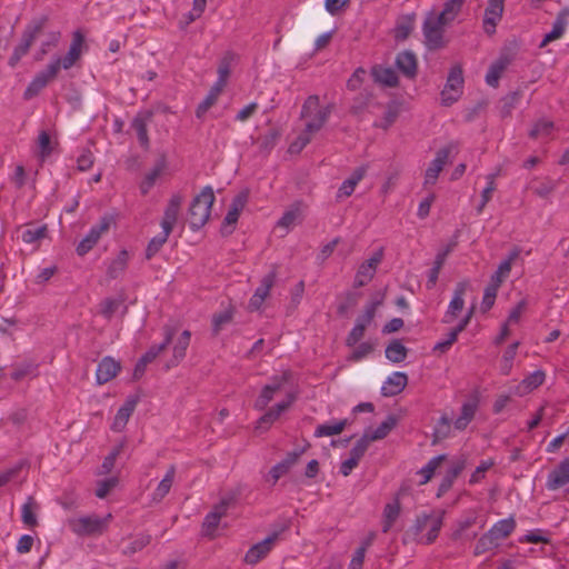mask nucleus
I'll use <instances>...</instances> for the list:
<instances>
[{
    "instance_id": "20e7f679",
    "label": "nucleus",
    "mask_w": 569,
    "mask_h": 569,
    "mask_svg": "<svg viewBox=\"0 0 569 569\" xmlns=\"http://www.w3.org/2000/svg\"><path fill=\"white\" fill-rule=\"evenodd\" d=\"M48 22L47 16H41L39 18L33 19L28 26L26 27L20 43L14 48L11 57L9 58V66L11 68H14L21 58L26 56L37 39V37L40 34V32L43 30Z\"/></svg>"
},
{
    "instance_id": "49530a36",
    "label": "nucleus",
    "mask_w": 569,
    "mask_h": 569,
    "mask_svg": "<svg viewBox=\"0 0 569 569\" xmlns=\"http://www.w3.org/2000/svg\"><path fill=\"white\" fill-rule=\"evenodd\" d=\"M408 349L400 340H393L386 348V357L395 363L402 362L407 358Z\"/></svg>"
},
{
    "instance_id": "a19ab883",
    "label": "nucleus",
    "mask_w": 569,
    "mask_h": 569,
    "mask_svg": "<svg viewBox=\"0 0 569 569\" xmlns=\"http://www.w3.org/2000/svg\"><path fill=\"white\" fill-rule=\"evenodd\" d=\"M400 502L399 499L396 498L392 502L387 503L383 509V522H382V531L388 532L393 526L395 521L398 519L400 515Z\"/></svg>"
},
{
    "instance_id": "c756f323",
    "label": "nucleus",
    "mask_w": 569,
    "mask_h": 569,
    "mask_svg": "<svg viewBox=\"0 0 569 569\" xmlns=\"http://www.w3.org/2000/svg\"><path fill=\"white\" fill-rule=\"evenodd\" d=\"M151 117V112L138 113L131 123V127L136 131L138 140L143 148L149 147L148 123L150 122Z\"/></svg>"
},
{
    "instance_id": "0e129e2a",
    "label": "nucleus",
    "mask_w": 569,
    "mask_h": 569,
    "mask_svg": "<svg viewBox=\"0 0 569 569\" xmlns=\"http://www.w3.org/2000/svg\"><path fill=\"white\" fill-rule=\"evenodd\" d=\"M370 442L371 440L369 438V431H366L363 436L356 442L353 448L350 450V457L360 461L361 458L365 456Z\"/></svg>"
},
{
    "instance_id": "a18cd8bd",
    "label": "nucleus",
    "mask_w": 569,
    "mask_h": 569,
    "mask_svg": "<svg viewBox=\"0 0 569 569\" xmlns=\"http://www.w3.org/2000/svg\"><path fill=\"white\" fill-rule=\"evenodd\" d=\"M224 86H219L217 82L212 86L204 100L198 106L196 114L200 118L218 100V97L222 92Z\"/></svg>"
},
{
    "instance_id": "5fc2aeb1",
    "label": "nucleus",
    "mask_w": 569,
    "mask_h": 569,
    "mask_svg": "<svg viewBox=\"0 0 569 569\" xmlns=\"http://www.w3.org/2000/svg\"><path fill=\"white\" fill-rule=\"evenodd\" d=\"M61 33L59 31H51L47 34L44 41H42L39 52L36 56L37 60H42L43 57L52 49L56 48L60 41Z\"/></svg>"
},
{
    "instance_id": "c9c22d12",
    "label": "nucleus",
    "mask_w": 569,
    "mask_h": 569,
    "mask_svg": "<svg viewBox=\"0 0 569 569\" xmlns=\"http://www.w3.org/2000/svg\"><path fill=\"white\" fill-rule=\"evenodd\" d=\"M478 405L477 401L465 402L461 407L460 416L453 421V426L457 430H465L468 425L472 421Z\"/></svg>"
},
{
    "instance_id": "09e8293b",
    "label": "nucleus",
    "mask_w": 569,
    "mask_h": 569,
    "mask_svg": "<svg viewBox=\"0 0 569 569\" xmlns=\"http://www.w3.org/2000/svg\"><path fill=\"white\" fill-rule=\"evenodd\" d=\"M521 96V91H512L501 99L500 114L502 118L511 116L512 110L519 104Z\"/></svg>"
},
{
    "instance_id": "338daca9",
    "label": "nucleus",
    "mask_w": 569,
    "mask_h": 569,
    "mask_svg": "<svg viewBox=\"0 0 569 569\" xmlns=\"http://www.w3.org/2000/svg\"><path fill=\"white\" fill-rule=\"evenodd\" d=\"M233 317V312L231 309H227L222 312H219L212 318V330L214 335H218L222 327L229 322H231Z\"/></svg>"
},
{
    "instance_id": "37998d69",
    "label": "nucleus",
    "mask_w": 569,
    "mask_h": 569,
    "mask_svg": "<svg viewBox=\"0 0 569 569\" xmlns=\"http://www.w3.org/2000/svg\"><path fill=\"white\" fill-rule=\"evenodd\" d=\"M508 61L506 59H499L495 61L488 69L486 74V82L488 86L492 88H497L499 84V80L501 74L506 70Z\"/></svg>"
},
{
    "instance_id": "864d4df0",
    "label": "nucleus",
    "mask_w": 569,
    "mask_h": 569,
    "mask_svg": "<svg viewBox=\"0 0 569 569\" xmlns=\"http://www.w3.org/2000/svg\"><path fill=\"white\" fill-rule=\"evenodd\" d=\"M499 546V541L488 531L476 543L475 555L479 556Z\"/></svg>"
},
{
    "instance_id": "6e6d98bb",
    "label": "nucleus",
    "mask_w": 569,
    "mask_h": 569,
    "mask_svg": "<svg viewBox=\"0 0 569 569\" xmlns=\"http://www.w3.org/2000/svg\"><path fill=\"white\" fill-rule=\"evenodd\" d=\"M553 130V122L548 119L538 120L529 132V136L533 139L543 138L551 134Z\"/></svg>"
},
{
    "instance_id": "c85d7f7f",
    "label": "nucleus",
    "mask_w": 569,
    "mask_h": 569,
    "mask_svg": "<svg viewBox=\"0 0 569 569\" xmlns=\"http://www.w3.org/2000/svg\"><path fill=\"white\" fill-rule=\"evenodd\" d=\"M302 452L303 450H296L289 452L282 461L278 462L271 468L270 476L273 480V483H276L282 476H284L291 469L292 466L297 463Z\"/></svg>"
},
{
    "instance_id": "4c0bfd02",
    "label": "nucleus",
    "mask_w": 569,
    "mask_h": 569,
    "mask_svg": "<svg viewBox=\"0 0 569 569\" xmlns=\"http://www.w3.org/2000/svg\"><path fill=\"white\" fill-rule=\"evenodd\" d=\"M516 528V521L512 517L497 521L489 532L498 540L509 537Z\"/></svg>"
},
{
    "instance_id": "9b49d317",
    "label": "nucleus",
    "mask_w": 569,
    "mask_h": 569,
    "mask_svg": "<svg viewBox=\"0 0 569 569\" xmlns=\"http://www.w3.org/2000/svg\"><path fill=\"white\" fill-rule=\"evenodd\" d=\"M58 62L53 60L43 69L38 72L24 90L23 98L30 100L36 97L43 88L54 80L60 71Z\"/></svg>"
},
{
    "instance_id": "2f4dec72",
    "label": "nucleus",
    "mask_w": 569,
    "mask_h": 569,
    "mask_svg": "<svg viewBox=\"0 0 569 569\" xmlns=\"http://www.w3.org/2000/svg\"><path fill=\"white\" fill-rule=\"evenodd\" d=\"M518 250H513L512 252H510L508 258L500 262L497 271L491 276L489 283L500 288L501 283L509 277L512 262L518 258Z\"/></svg>"
},
{
    "instance_id": "603ef678",
    "label": "nucleus",
    "mask_w": 569,
    "mask_h": 569,
    "mask_svg": "<svg viewBox=\"0 0 569 569\" xmlns=\"http://www.w3.org/2000/svg\"><path fill=\"white\" fill-rule=\"evenodd\" d=\"M170 233L171 232H167L162 229V231L159 234H157L149 241L146 249L147 259H151L154 254H157L160 251L162 246L167 242Z\"/></svg>"
},
{
    "instance_id": "72a5a7b5",
    "label": "nucleus",
    "mask_w": 569,
    "mask_h": 569,
    "mask_svg": "<svg viewBox=\"0 0 569 569\" xmlns=\"http://www.w3.org/2000/svg\"><path fill=\"white\" fill-rule=\"evenodd\" d=\"M465 2L466 0H446L442 10L436 12V17L446 24H450L460 13Z\"/></svg>"
},
{
    "instance_id": "ea45409f",
    "label": "nucleus",
    "mask_w": 569,
    "mask_h": 569,
    "mask_svg": "<svg viewBox=\"0 0 569 569\" xmlns=\"http://www.w3.org/2000/svg\"><path fill=\"white\" fill-rule=\"evenodd\" d=\"M172 336H173V329L166 327L164 328V340L159 345L151 346L148 349V351L141 357V359L147 363L152 362L163 350L167 349V347L169 346V343L172 340Z\"/></svg>"
},
{
    "instance_id": "58836bf2",
    "label": "nucleus",
    "mask_w": 569,
    "mask_h": 569,
    "mask_svg": "<svg viewBox=\"0 0 569 569\" xmlns=\"http://www.w3.org/2000/svg\"><path fill=\"white\" fill-rule=\"evenodd\" d=\"M465 466H466V461L465 460H459V461L452 463V466L447 470V473L443 477V479H442V481H441V483L439 486V493H438V496H440L442 492L448 491L452 487L453 481L457 479V477L465 469Z\"/></svg>"
},
{
    "instance_id": "5701e85b",
    "label": "nucleus",
    "mask_w": 569,
    "mask_h": 569,
    "mask_svg": "<svg viewBox=\"0 0 569 569\" xmlns=\"http://www.w3.org/2000/svg\"><path fill=\"white\" fill-rule=\"evenodd\" d=\"M568 18H569V8L568 7L562 8L558 12L556 20L552 23V29L548 33L545 34V37L540 43V48L546 47L548 43H550L555 40H558L563 36L567 24H568Z\"/></svg>"
},
{
    "instance_id": "7ed1b4c3",
    "label": "nucleus",
    "mask_w": 569,
    "mask_h": 569,
    "mask_svg": "<svg viewBox=\"0 0 569 569\" xmlns=\"http://www.w3.org/2000/svg\"><path fill=\"white\" fill-rule=\"evenodd\" d=\"M332 109V104L320 108L319 97L316 94L309 96L301 109V117L309 118L305 129L312 134L318 132L328 121Z\"/></svg>"
},
{
    "instance_id": "c03bdc74",
    "label": "nucleus",
    "mask_w": 569,
    "mask_h": 569,
    "mask_svg": "<svg viewBox=\"0 0 569 569\" xmlns=\"http://www.w3.org/2000/svg\"><path fill=\"white\" fill-rule=\"evenodd\" d=\"M38 509V505L33 497H28L27 501L23 503L21 508V519L22 522L28 527H36L38 525L36 510Z\"/></svg>"
},
{
    "instance_id": "4be33fe9",
    "label": "nucleus",
    "mask_w": 569,
    "mask_h": 569,
    "mask_svg": "<svg viewBox=\"0 0 569 569\" xmlns=\"http://www.w3.org/2000/svg\"><path fill=\"white\" fill-rule=\"evenodd\" d=\"M569 483V457L565 458L559 465L549 472L546 481L548 490H558Z\"/></svg>"
},
{
    "instance_id": "39448f33",
    "label": "nucleus",
    "mask_w": 569,
    "mask_h": 569,
    "mask_svg": "<svg viewBox=\"0 0 569 569\" xmlns=\"http://www.w3.org/2000/svg\"><path fill=\"white\" fill-rule=\"evenodd\" d=\"M446 24L438 17L435 11H430L422 24L423 43L428 50H438L446 47L445 28Z\"/></svg>"
},
{
    "instance_id": "f257e3e1",
    "label": "nucleus",
    "mask_w": 569,
    "mask_h": 569,
    "mask_svg": "<svg viewBox=\"0 0 569 569\" xmlns=\"http://www.w3.org/2000/svg\"><path fill=\"white\" fill-rule=\"evenodd\" d=\"M445 511L430 509L416 516L412 526L407 530L406 537L420 545H431L438 538L443 525Z\"/></svg>"
},
{
    "instance_id": "6e6552de",
    "label": "nucleus",
    "mask_w": 569,
    "mask_h": 569,
    "mask_svg": "<svg viewBox=\"0 0 569 569\" xmlns=\"http://www.w3.org/2000/svg\"><path fill=\"white\" fill-rule=\"evenodd\" d=\"M463 87V72L460 66H453L448 74L447 82L441 91V101L445 106H451L456 102L461 93Z\"/></svg>"
},
{
    "instance_id": "6ab92c4d",
    "label": "nucleus",
    "mask_w": 569,
    "mask_h": 569,
    "mask_svg": "<svg viewBox=\"0 0 569 569\" xmlns=\"http://www.w3.org/2000/svg\"><path fill=\"white\" fill-rule=\"evenodd\" d=\"M469 287L468 281H460L457 283L453 297L448 306V310L446 311L442 322L451 323L458 316V313L463 309L465 300L463 296Z\"/></svg>"
},
{
    "instance_id": "8fccbe9b",
    "label": "nucleus",
    "mask_w": 569,
    "mask_h": 569,
    "mask_svg": "<svg viewBox=\"0 0 569 569\" xmlns=\"http://www.w3.org/2000/svg\"><path fill=\"white\" fill-rule=\"evenodd\" d=\"M47 232H48L47 226L42 224L39 227H29V228L22 230L20 237L23 242L32 244V243H37L41 239L46 238Z\"/></svg>"
},
{
    "instance_id": "423d86ee",
    "label": "nucleus",
    "mask_w": 569,
    "mask_h": 569,
    "mask_svg": "<svg viewBox=\"0 0 569 569\" xmlns=\"http://www.w3.org/2000/svg\"><path fill=\"white\" fill-rule=\"evenodd\" d=\"M111 519V513L104 517L96 515L84 516L70 520L69 527L78 536H98L107 530Z\"/></svg>"
},
{
    "instance_id": "1a4fd4ad",
    "label": "nucleus",
    "mask_w": 569,
    "mask_h": 569,
    "mask_svg": "<svg viewBox=\"0 0 569 569\" xmlns=\"http://www.w3.org/2000/svg\"><path fill=\"white\" fill-rule=\"evenodd\" d=\"M58 62L53 60L43 69L38 72L24 90L23 98L30 100L36 97L43 88L54 80L60 71Z\"/></svg>"
},
{
    "instance_id": "393cba45",
    "label": "nucleus",
    "mask_w": 569,
    "mask_h": 569,
    "mask_svg": "<svg viewBox=\"0 0 569 569\" xmlns=\"http://www.w3.org/2000/svg\"><path fill=\"white\" fill-rule=\"evenodd\" d=\"M120 363L111 357H104L98 365L96 371L97 382L99 385L107 383L113 379L120 370Z\"/></svg>"
},
{
    "instance_id": "774afa93",
    "label": "nucleus",
    "mask_w": 569,
    "mask_h": 569,
    "mask_svg": "<svg viewBox=\"0 0 569 569\" xmlns=\"http://www.w3.org/2000/svg\"><path fill=\"white\" fill-rule=\"evenodd\" d=\"M498 290H499V287L493 286L491 283H489L486 287L485 292H483L482 302H481L482 311L486 312L492 308V306L495 305V300H496Z\"/></svg>"
},
{
    "instance_id": "cd10ccee",
    "label": "nucleus",
    "mask_w": 569,
    "mask_h": 569,
    "mask_svg": "<svg viewBox=\"0 0 569 569\" xmlns=\"http://www.w3.org/2000/svg\"><path fill=\"white\" fill-rule=\"evenodd\" d=\"M138 403V399L130 397L126 400L123 406H121L114 417L113 423H112V430L114 431H122L124 427L127 426L130 416L136 409V406Z\"/></svg>"
},
{
    "instance_id": "bb28decb",
    "label": "nucleus",
    "mask_w": 569,
    "mask_h": 569,
    "mask_svg": "<svg viewBox=\"0 0 569 569\" xmlns=\"http://www.w3.org/2000/svg\"><path fill=\"white\" fill-rule=\"evenodd\" d=\"M371 76L373 80L385 87L393 88L399 83L396 71L390 67H383L376 64L371 69Z\"/></svg>"
},
{
    "instance_id": "4468645a",
    "label": "nucleus",
    "mask_w": 569,
    "mask_h": 569,
    "mask_svg": "<svg viewBox=\"0 0 569 569\" xmlns=\"http://www.w3.org/2000/svg\"><path fill=\"white\" fill-rule=\"evenodd\" d=\"M84 46V37L81 31H74L72 34V40L70 48L67 54L63 58H54L53 61L58 62L59 68L70 69L76 64V62L80 59L82 54V49Z\"/></svg>"
},
{
    "instance_id": "9d476101",
    "label": "nucleus",
    "mask_w": 569,
    "mask_h": 569,
    "mask_svg": "<svg viewBox=\"0 0 569 569\" xmlns=\"http://www.w3.org/2000/svg\"><path fill=\"white\" fill-rule=\"evenodd\" d=\"M58 62L53 60L43 69L38 72L24 90L23 98L30 100L36 97L43 88L54 80L60 71Z\"/></svg>"
},
{
    "instance_id": "f3484780",
    "label": "nucleus",
    "mask_w": 569,
    "mask_h": 569,
    "mask_svg": "<svg viewBox=\"0 0 569 569\" xmlns=\"http://www.w3.org/2000/svg\"><path fill=\"white\" fill-rule=\"evenodd\" d=\"M452 150L451 146H447L437 151L435 159L430 162L425 173L423 184H435L437 182L439 173L447 164L449 154Z\"/></svg>"
},
{
    "instance_id": "b1692460",
    "label": "nucleus",
    "mask_w": 569,
    "mask_h": 569,
    "mask_svg": "<svg viewBox=\"0 0 569 569\" xmlns=\"http://www.w3.org/2000/svg\"><path fill=\"white\" fill-rule=\"evenodd\" d=\"M396 66L407 78L413 79L417 76L418 60L412 51L405 50L397 54Z\"/></svg>"
},
{
    "instance_id": "052dcab7",
    "label": "nucleus",
    "mask_w": 569,
    "mask_h": 569,
    "mask_svg": "<svg viewBox=\"0 0 569 569\" xmlns=\"http://www.w3.org/2000/svg\"><path fill=\"white\" fill-rule=\"evenodd\" d=\"M231 61H232L231 54H226L221 59L219 67H218V79L216 81L219 86L226 87L228 78L231 72Z\"/></svg>"
},
{
    "instance_id": "f704fd0d",
    "label": "nucleus",
    "mask_w": 569,
    "mask_h": 569,
    "mask_svg": "<svg viewBox=\"0 0 569 569\" xmlns=\"http://www.w3.org/2000/svg\"><path fill=\"white\" fill-rule=\"evenodd\" d=\"M190 339V331L184 330L173 346V358L167 365L168 368L177 366L184 358Z\"/></svg>"
},
{
    "instance_id": "bf43d9fd",
    "label": "nucleus",
    "mask_w": 569,
    "mask_h": 569,
    "mask_svg": "<svg viewBox=\"0 0 569 569\" xmlns=\"http://www.w3.org/2000/svg\"><path fill=\"white\" fill-rule=\"evenodd\" d=\"M380 303L381 301L379 300L368 303L363 313L357 318L356 325H362V328L366 329L372 322L377 308L380 306Z\"/></svg>"
},
{
    "instance_id": "e433bc0d",
    "label": "nucleus",
    "mask_w": 569,
    "mask_h": 569,
    "mask_svg": "<svg viewBox=\"0 0 569 569\" xmlns=\"http://www.w3.org/2000/svg\"><path fill=\"white\" fill-rule=\"evenodd\" d=\"M129 253L127 250L123 249L118 253V256L113 260L110 261L107 269L108 277L111 279H117L118 277H120L127 269Z\"/></svg>"
},
{
    "instance_id": "7c9ffc66",
    "label": "nucleus",
    "mask_w": 569,
    "mask_h": 569,
    "mask_svg": "<svg viewBox=\"0 0 569 569\" xmlns=\"http://www.w3.org/2000/svg\"><path fill=\"white\" fill-rule=\"evenodd\" d=\"M352 422V420H349L348 418L341 419V420H332L322 425L317 426L315 430V437L321 438V437H330L340 435L347 426H349Z\"/></svg>"
},
{
    "instance_id": "79ce46f5",
    "label": "nucleus",
    "mask_w": 569,
    "mask_h": 569,
    "mask_svg": "<svg viewBox=\"0 0 569 569\" xmlns=\"http://www.w3.org/2000/svg\"><path fill=\"white\" fill-rule=\"evenodd\" d=\"M174 475H176V468L173 466H171L168 469L163 479L159 482L158 487L156 488V490L152 495L153 501H161L169 493L171 486L173 483V480H174Z\"/></svg>"
},
{
    "instance_id": "aec40b11",
    "label": "nucleus",
    "mask_w": 569,
    "mask_h": 569,
    "mask_svg": "<svg viewBox=\"0 0 569 569\" xmlns=\"http://www.w3.org/2000/svg\"><path fill=\"white\" fill-rule=\"evenodd\" d=\"M505 0H488L483 17V29L488 34L496 32V27L502 18Z\"/></svg>"
},
{
    "instance_id": "a211bd4d",
    "label": "nucleus",
    "mask_w": 569,
    "mask_h": 569,
    "mask_svg": "<svg viewBox=\"0 0 569 569\" xmlns=\"http://www.w3.org/2000/svg\"><path fill=\"white\" fill-rule=\"evenodd\" d=\"M382 260V250H378L370 259L360 264L355 277V287L360 288L366 286L373 278L378 264Z\"/></svg>"
},
{
    "instance_id": "a878e982",
    "label": "nucleus",
    "mask_w": 569,
    "mask_h": 569,
    "mask_svg": "<svg viewBox=\"0 0 569 569\" xmlns=\"http://www.w3.org/2000/svg\"><path fill=\"white\" fill-rule=\"evenodd\" d=\"M408 383V376L405 372H393L385 381L381 393L385 397H393L399 395Z\"/></svg>"
},
{
    "instance_id": "dca6fc26",
    "label": "nucleus",
    "mask_w": 569,
    "mask_h": 569,
    "mask_svg": "<svg viewBox=\"0 0 569 569\" xmlns=\"http://www.w3.org/2000/svg\"><path fill=\"white\" fill-rule=\"evenodd\" d=\"M296 401L295 393H288L286 399L271 407L257 422V429L267 430Z\"/></svg>"
},
{
    "instance_id": "69168bd1",
    "label": "nucleus",
    "mask_w": 569,
    "mask_h": 569,
    "mask_svg": "<svg viewBox=\"0 0 569 569\" xmlns=\"http://www.w3.org/2000/svg\"><path fill=\"white\" fill-rule=\"evenodd\" d=\"M451 429V420L446 415L441 416L438 420L435 430L433 436L436 440L445 439L449 436Z\"/></svg>"
},
{
    "instance_id": "0eeeda50",
    "label": "nucleus",
    "mask_w": 569,
    "mask_h": 569,
    "mask_svg": "<svg viewBox=\"0 0 569 569\" xmlns=\"http://www.w3.org/2000/svg\"><path fill=\"white\" fill-rule=\"evenodd\" d=\"M114 222L112 216L106 214L101 217L99 222L91 227L89 232L84 236V238L77 246L78 256L82 257L87 254L100 240L101 236L107 233Z\"/></svg>"
},
{
    "instance_id": "13d9d810",
    "label": "nucleus",
    "mask_w": 569,
    "mask_h": 569,
    "mask_svg": "<svg viewBox=\"0 0 569 569\" xmlns=\"http://www.w3.org/2000/svg\"><path fill=\"white\" fill-rule=\"evenodd\" d=\"M446 459L445 455H439L433 457L428 461V463L422 467L419 471V475L422 476L421 483H427L433 476L436 469L441 465V462Z\"/></svg>"
},
{
    "instance_id": "3c124183",
    "label": "nucleus",
    "mask_w": 569,
    "mask_h": 569,
    "mask_svg": "<svg viewBox=\"0 0 569 569\" xmlns=\"http://www.w3.org/2000/svg\"><path fill=\"white\" fill-rule=\"evenodd\" d=\"M164 169V162L160 161L154 166V168L148 172L143 179V181L140 184V191L142 194H147L150 189L156 183V180L159 178V176L162 173Z\"/></svg>"
},
{
    "instance_id": "f03ea898",
    "label": "nucleus",
    "mask_w": 569,
    "mask_h": 569,
    "mask_svg": "<svg viewBox=\"0 0 569 569\" xmlns=\"http://www.w3.org/2000/svg\"><path fill=\"white\" fill-rule=\"evenodd\" d=\"M214 199L213 189L209 186L192 199L188 210L189 226L192 230H199L208 222Z\"/></svg>"
},
{
    "instance_id": "f8f14e48",
    "label": "nucleus",
    "mask_w": 569,
    "mask_h": 569,
    "mask_svg": "<svg viewBox=\"0 0 569 569\" xmlns=\"http://www.w3.org/2000/svg\"><path fill=\"white\" fill-rule=\"evenodd\" d=\"M278 539V532H273L262 541L253 545L244 555L243 562L250 566H254L264 559L272 550L274 542Z\"/></svg>"
},
{
    "instance_id": "473e14b6",
    "label": "nucleus",
    "mask_w": 569,
    "mask_h": 569,
    "mask_svg": "<svg viewBox=\"0 0 569 569\" xmlns=\"http://www.w3.org/2000/svg\"><path fill=\"white\" fill-rule=\"evenodd\" d=\"M366 172H367L366 167L357 168L351 173V176L341 183V186L338 190V193H337V198L350 197L353 193L356 186L363 179Z\"/></svg>"
},
{
    "instance_id": "2eb2a0df",
    "label": "nucleus",
    "mask_w": 569,
    "mask_h": 569,
    "mask_svg": "<svg viewBox=\"0 0 569 569\" xmlns=\"http://www.w3.org/2000/svg\"><path fill=\"white\" fill-rule=\"evenodd\" d=\"M276 278L277 273L274 270L263 276L259 287L256 289L254 293L249 300L248 308L250 311H257L262 307L266 298L269 296V292L276 282Z\"/></svg>"
},
{
    "instance_id": "4d7b16f0",
    "label": "nucleus",
    "mask_w": 569,
    "mask_h": 569,
    "mask_svg": "<svg viewBox=\"0 0 569 569\" xmlns=\"http://www.w3.org/2000/svg\"><path fill=\"white\" fill-rule=\"evenodd\" d=\"M151 541V536L147 533L138 535L124 549L123 555L130 556L147 547Z\"/></svg>"
},
{
    "instance_id": "680f3d73",
    "label": "nucleus",
    "mask_w": 569,
    "mask_h": 569,
    "mask_svg": "<svg viewBox=\"0 0 569 569\" xmlns=\"http://www.w3.org/2000/svg\"><path fill=\"white\" fill-rule=\"evenodd\" d=\"M519 347V342H513L512 345H510L503 356H502V360H501V372L503 375H509L510 371H511V368H512V362H513V359L517 355V349Z\"/></svg>"
},
{
    "instance_id": "de8ad7c7",
    "label": "nucleus",
    "mask_w": 569,
    "mask_h": 569,
    "mask_svg": "<svg viewBox=\"0 0 569 569\" xmlns=\"http://www.w3.org/2000/svg\"><path fill=\"white\" fill-rule=\"evenodd\" d=\"M397 426V418L395 416H388L377 429L369 431V438L371 441L381 440L388 436V433Z\"/></svg>"
},
{
    "instance_id": "ddd939ff",
    "label": "nucleus",
    "mask_w": 569,
    "mask_h": 569,
    "mask_svg": "<svg viewBox=\"0 0 569 569\" xmlns=\"http://www.w3.org/2000/svg\"><path fill=\"white\" fill-rule=\"evenodd\" d=\"M288 381V375L276 376L271 379L270 383L266 385L259 397L254 401V409L264 410L268 405L273 400L274 395L280 391L283 385Z\"/></svg>"
},
{
    "instance_id": "412c9836",
    "label": "nucleus",
    "mask_w": 569,
    "mask_h": 569,
    "mask_svg": "<svg viewBox=\"0 0 569 569\" xmlns=\"http://www.w3.org/2000/svg\"><path fill=\"white\" fill-rule=\"evenodd\" d=\"M182 202L183 197L180 193H174L169 199V202L163 212V218L161 220V228L164 231L172 232L177 223Z\"/></svg>"
},
{
    "instance_id": "e2e57ef3",
    "label": "nucleus",
    "mask_w": 569,
    "mask_h": 569,
    "mask_svg": "<svg viewBox=\"0 0 569 569\" xmlns=\"http://www.w3.org/2000/svg\"><path fill=\"white\" fill-rule=\"evenodd\" d=\"M545 379H546L545 371L536 370L535 372L530 373L528 377H526L522 380L521 386L527 391H531V390L538 388L539 386H541L543 383Z\"/></svg>"
}]
</instances>
